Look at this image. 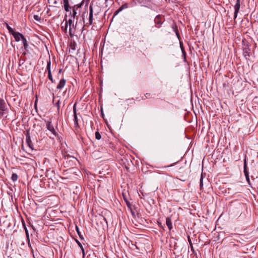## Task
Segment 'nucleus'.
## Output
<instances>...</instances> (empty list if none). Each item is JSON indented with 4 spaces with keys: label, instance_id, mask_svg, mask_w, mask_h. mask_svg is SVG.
Listing matches in <instances>:
<instances>
[{
    "label": "nucleus",
    "instance_id": "obj_19",
    "mask_svg": "<svg viewBox=\"0 0 258 258\" xmlns=\"http://www.w3.org/2000/svg\"><path fill=\"white\" fill-rule=\"evenodd\" d=\"M22 42L23 44L24 48H26L28 45L26 39L25 38L24 36H23V38H22Z\"/></svg>",
    "mask_w": 258,
    "mask_h": 258
},
{
    "label": "nucleus",
    "instance_id": "obj_26",
    "mask_svg": "<svg viewBox=\"0 0 258 258\" xmlns=\"http://www.w3.org/2000/svg\"><path fill=\"white\" fill-rule=\"evenodd\" d=\"M48 79L51 81V82L52 83H54V80L53 79V78H52V76L51 75V72H49L48 73Z\"/></svg>",
    "mask_w": 258,
    "mask_h": 258
},
{
    "label": "nucleus",
    "instance_id": "obj_43",
    "mask_svg": "<svg viewBox=\"0 0 258 258\" xmlns=\"http://www.w3.org/2000/svg\"><path fill=\"white\" fill-rule=\"evenodd\" d=\"M61 69H60V70H59L58 73H59V74H60V73H61Z\"/></svg>",
    "mask_w": 258,
    "mask_h": 258
},
{
    "label": "nucleus",
    "instance_id": "obj_2",
    "mask_svg": "<svg viewBox=\"0 0 258 258\" xmlns=\"http://www.w3.org/2000/svg\"><path fill=\"white\" fill-rule=\"evenodd\" d=\"M165 20L164 16L162 15H158L156 16L154 19V23L155 24L156 27L160 28Z\"/></svg>",
    "mask_w": 258,
    "mask_h": 258
},
{
    "label": "nucleus",
    "instance_id": "obj_11",
    "mask_svg": "<svg viewBox=\"0 0 258 258\" xmlns=\"http://www.w3.org/2000/svg\"><path fill=\"white\" fill-rule=\"evenodd\" d=\"M128 7V5L127 3L123 4L117 10H116L114 14V16L117 15L119 12L122 11L123 10L126 9Z\"/></svg>",
    "mask_w": 258,
    "mask_h": 258
},
{
    "label": "nucleus",
    "instance_id": "obj_32",
    "mask_svg": "<svg viewBox=\"0 0 258 258\" xmlns=\"http://www.w3.org/2000/svg\"><path fill=\"white\" fill-rule=\"evenodd\" d=\"M176 163H177V162H175V163H173V164H171V165H168V166H164V167H163L162 168H165L169 167H171V166H172L174 165H175V164H176Z\"/></svg>",
    "mask_w": 258,
    "mask_h": 258
},
{
    "label": "nucleus",
    "instance_id": "obj_7",
    "mask_svg": "<svg viewBox=\"0 0 258 258\" xmlns=\"http://www.w3.org/2000/svg\"><path fill=\"white\" fill-rule=\"evenodd\" d=\"M46 128H47L48 130H49L50 132H51V133L54 135L55 136H57V134L56 133V132L55 131L54 127H53V125H52V123L51 121H47V123H46Z\"/></svg>",
    "mask_w": 258,
    "mask_h": 258
},
{
    "label": "nucleus",
    "instance_id": "obj_44",
    "mask_svg": "<svg viewBox=\"0 0 258 258\" xmlns=\"http://www.w3.org/2000/svg\"><path fill=\"white\" fill-rule=\"evenodd\" d=\"M69 53H70V52H71V49H69Z\"/></svg>",
    "mask_w": 258,
    "mask_h": 258
},
{
    "label": "nucleus",
    "instance_id": "obj_30",
    "mask_svg": "<svg viewBox=\"0 0 258 258\" xmlns=\"http://www.w3.org/2000/svg\"><path fill=\"white\" fill-rule=\"evenodd\" d=\"M76 241L77 243L78 244V246L81 248L82 247H83L81 242L77 239H76Z\"/></svg>",
    "mask_w": 258,
    "mask_h": 258
},
{
    "label": "nucleus",
    "instance_id": "obj_5",
    "mask_svg": "<svg viewBox=\"0 0 258 258\" xmlns=\"http://www.w3.org/2000/svg\"><path fill=\"white\" fill-rule=\"evenodd\" d=\"M243 172L244 174V175L245 176L246 181L248 183L249 185H250V182L249 179V173L247 170V163H246V159L244 160V164H243Z\"/></svg>",
    "mask_w": 258,
    "mask_h": 258
},
{
    "label": "nucleus",
    "instance_id": "obj_4",
    "mask_svg": "<svg viewBox=\"0 0 258 258\" xmlns=\"http://www.w3.org/2000/svg\"><path fill=\"white\" fill-rule=\"evenodd\" d=\"M7 110L8 107L5 100L0 98V116H3Z\"/></svg>",
    "mask_w": 258,
    "mask_h": 258
},
{
    "label": "nucleus",
    "instance_id": "obj_35",
    "mask_svg": "<svg viewBox=\"0 0 258 258\" xmlns=\"http://www.w3.org/2000/svg\"><path fill=\"white\" fill-rule=\"evenodd\" d=\"M125 201H126V205H127V206L128 207H130L131 206V204H130V202H128V201H127L126 200H125Z\"/></svg>",
    "mask_w": 258,
    "mask_h": 258
},
{
    "label": "nucleus",
    "instance_id": "obj_34",
    "mask_svg": "<svg viewBox=\"0 0 258 258\" xmlns=\"http://www.w3.org/2000/svg\"><path fill=\"white\" fill-rule=\"evenodd\" d=\"M81 250H82V253H83V256H84L85 255V250H84V249L83 247H82L81 248Z\"/></svg>",
    "mask_w": 258,
    "mask_h": 258
},
{
    "label": "nucleus",
    "instance_id": "obj_15",
    "mask_svg": "<svg viewBox=\"0 0 258 258\" xmlns=\"http://www.w3.org/2000/svg\"><path fill=\"white\" fill-rule=\"evenodd\" d=\"M89 24L91 25L93 22V10L92 8L90 9L89 17Z\"/></svg>",
    "mask_w": 258,
    "mask_h": 258
},
{
    "label": "nucleus",
    "instance_id": "obj_38",
    "mask_svg": "<svg viewBox=\"0 0 258 258\" xmlns=\"http://www.w3.org/2000/svg\"><path fill=\"white\" fill-rule=\"evenodd\" d=\"M150 94L149 93H147L145 94V96H146V98H148L149 96H150Z\"/></svg>",
    "mask_w": 258,
    "mask_h": 258
},
{
    "label": "nucleus",
    "instance_id": "obj_22",
    "mask_svg": "<svg viewBox=\"0 0 258 258\" xmlns=\"http://www.w3.org/2000/svg\"><path fill=\"white\" fill-rule=\"evenodd\" d=\"M18 175L16 173H13L12 175L11 179L13 181H16L18 180Z\"/></svg>",
    "mask_w": 258,
    "mask_h": 258
},
{
    "label": "nucleus",
    "instance_id": "obj_45",
    "mask_svg": "<svg viewBox=\"0 0 258 258\" xmlns=\"http://www.w3.org/2000/svg\"><path fill=\"white\" fill-rule=\"evenodd\" d=\"M103 49H101V53H102Z\"/></svg>",
    "mask_w": 258,
    "mask_h": 258
},
{
    "label": "nucleus",
    "instance_id": "obj_12",
    "mask_svg": "<svg viewBox=\"0 0 258 258\" xmlns=\"http://www.w3.org/2000/svg\"><path fill=\"white\" fill-rule=\"evenodd\" d=\"M66 81L65 79H62L60 80L59 83L57 84V89H62L65 85L66 84Z\"/></svg>",
    "mask_w": 258,
    "mask_h": 258
},
{
    "label": "nucleus",
    "instance_id": "obj_18",
    "mask_svg": "<svg viewBox=\"0 0 258 258\" xmlns=\"http://www.w3.org/2000/svg\"><path fill=\"white\" fill-rule=\"evenodd\" d=\"M5 24H6V27H7V29H8V31H9V32L11 34H12H12H13V33L15 32L13 28H11V27L8 25V24H7V23H5Z\"/></svg>",
    "mask_w": 258,
    "mask_h": 258
},
{
    "label": "nucleus",
    "instance_id": "obj_21",
    "mask_svg": "<svg viewBox=\"0 0 258 258\" xmlns=\"http://www.w3.org/2000/svg\"><path fill=\"white\" fill-rule=\"evenodd\" d=\"M69 34L71 36H72L74 35V33H75V31L73 30H75L74 26L73 27L72 26H69Z\"/></svg>",
    "mask_w": 258,
    "mask_h": 258
},
{
    "label": "nucleus",
    "instance_id": "obj_31",
    "mask_svg": "<svg viewBox=\"0 0 258 258\" xmlns=\"http://www.w3.org/2000/svg\"><path fill=\"white\" fill-rule=\"evenodd\" d=\"M76 103H75L73 107V112L74 114H77V111H76Z\"/></svg>",
    "mask_w": 258,
    "mask_h": 258
},
{
    "label": "nucleus",
    "instance_id": "obj_14",
    "mask_svg": "<svg viewBox=\"0 0 258 258\" xmlns=\"http://www.w3.org/2000/svg\"><path fill=\"white\" fill-rule=\"evenodd\" d=\"M172 28L174 32L175 33L177 38L179 40V39H180V35H179V33L178 30V28H177V25L175 24H173L172 25Z\"/></svg>",
    "mask_w": 258,
    "mask_h": 258
},
{
    "label": "nucleus",
    "instance_id": "obj_46",
    "mask_svg": "<svg viewBox=\"0 0 258 258\" xmlns=\"http://www.w3.org/2000/svg\"><path fill=\"white\" fill-rule=\"evenodd\" d=\"M48 1H49L50 0H48Z\"/></svg>",
    "mask_w": 258,
    "mask_h": 258
},
{
    "label": "nucleus",
    "instance_id": "obj_6",
    "mask_svg": "<svg viewBox=\"0 0 258 258\" xmlns=\"http://www.w3.org/2000/svg\"><path fill=\"white\" fill-rule=\"evenodd\" d=\"M240 7V0H236V2L235 5H234V20L235 23V19H236L237 17L238 13L239 12V9Z\"/></svg>",
    "mask_w": 258,
    "mask_h": 258
},
{
    "label": "nucleus",
    "instance_id": "obj_42",
    "mask_svg": "<svg viewBox=\"0 0 258 258\" xmlns=\"http://www.w3.org/2000/svg\"><path fill=\"white\" fill-rule=\"evenodd\" d=\"M54 102H55V97L53 96V100H52V103L54 104Z\"/></svg>",
    "mask_w": 258,
    "mask_h": 258
},
{
    "label": "nucleus",
    "instance_id": "obj_23",
    "mask_svg": "<svg viewBox=\"0 0 258 258\" xmlns=\"http://www.w3.org/2000/svg\"><path fill=\"white\" fill-rule=\"evenodd\" d=\"M76 231H77V233H78V235H79V236L80 238L81 239H84V237H83V235L81 234V233L80 231H79V227H78L77 226H76Z\"/></svg>",
    "mask_w": 258,
    "mask_h": 258
},
{
    "label": "nucleus",
    "instance_id": "obj_29",
    "mask_svg": "<svg viewBox=\"0 0 258 258\" xmlns=\"http://www.w3.org/2000/svg\"><path fill=\"white\" fill-rule=\"evenodd\" d=\"M59 103H60L59 100H57L56 101V102L55 103V106L57 107L58 110H59V108H60Z\"/></svg>",
    "mask_w": 258,
    "mask_h": 258
},
{
    "label": "nucleus",
    "instance_id": "obj_9",
    "mask_svg": "<svg viewBox=\"0 0 258 258\" xmlns=\"http://www.w3.org/2000/svg\"><path fill=\"white\" fill-rule=\"evenodd\" d=\"M12 35L15 38L16 41H22V38L23 37V35L19 32L15 31Z\"/></svg>",
    "mask_w": 258,
    "mask_h": 258
},
{
    "label": "nucleus",
    "instance_id": "obj_40",
    "mask_svg": "<svg viewBox=\"0 0 258 258\" xmlns=\"http://www.w3.org/2000/svg\"><path fill=\"white\" fill-rule=\"evenodd\" d=\"M180 48H183V44H182V43H181V41H180Z\"/></svg>",
    "mask_w": 258,
    "mask_h": 258
},
{
    "label": "nucleus",
    "instance_id": "obj_41",
    "mask_svg": "<svg viewBox=\"0 0 258 258\" xmlns=\"http://www.w3.org/2000/svg\"><path fill=\"white\" fill-rule=\"evenodd\" d=\"M22 53V55H24V56L27 54L26 52L25 51H23V52H21Z\"/></svg>",
    "mask_w": 258,
    "mask_h": 258
},
{
    "label": "nucleus",
    "instance_id": "obj_8",
    "mask_svg": "<svg viewBox=\"0 0 258 258\" xmlns=\"http://www.w3.org/2000/svg\"><path fill=\"white\" fill-rule=\"evenodd\" d=\"M26 143L28 145L29 148L31 149V150H33V145L32 144V142L30 139V136L28 132L27 133V134L26 135Z\"/></svg>",
    "mask_w": 258,
    "mask_h": 258
},
{
    "label": "nucleus",
    "instance_id": "obj_1",
    "mask_svg": "<svg viewBox=\"0 0 258 258\" xmlns=\"http://www.w3.org/2000/svg\"><path fill=\"white\" fill-rule=\"evenodd\" d=\"M136 5H140L141 7H145L151 9L152 0H132Z\"/></svg>",
    "mask_w": 258,
    "mask_h": 258
},
{
    "label": "nucleus",
    "instance_id": "obj_37",
    "mask_svg": "<svg viewBox=\"0 0 258 258\" xmlns=\"http://www.w3.org/2000/svg\"><path fill=\"white\" fill-rule=\"evenodd\" d=\"M200 185L201 186L203 185V178H202V177H201V178Z\"/></svg>",
    "mask_w": 258,
    "mask_h": 258
},
{
    "label": "nucleus",
    "instance_id": "obj_39",
    "mask_svg": "<svg viewBox=\"0 0 258 258\" xmlns=\"http://www.w3.org/2000/svg\"><path fill=\"white\" fill-rule=\"evenodd\" d=\"M158 225L159 226V227L163 228V226H162L161 222H159V221H158Z\"/></svg>",
    "mask_w": 258,
    "mask_h": 258
},
{
    "label": "nucleus",
    "instance_id": "obj_16",
    "mask_svg": "<svg viewBox=\"0 0 258 258\" xmlns=\"http://www.w3.org/2000/svg\"><path fill=\"white\" fill-rule=\"evenodd\" d=\"M251 49H242L243 52L242 53L244 57L247 59V56H249V53H250Z\"/></svg>",
    "mask_w": 258,
    "mask_h": 258
},
{
    "label": "nucleus",
    "instance_id": "obj_20",
    "mask_svg": "<svg viewBox=\"0 0 258 258\" xmlns=\"http://www.w3.org/2000/svg\"><path fill=\"white\" fill-rule=\"evenodd\" d=\"M50 67H51V62H50V59H49V60H47V67H46V69L48 71V73L49 72H51Z\"/></svg>",
    "mask_w": 258,
    "mask_h": 258
},
{
    "label": "nucleus",
    "instance_id": "obj_3",
    "mask_svg": "<svg viewBox=\"0 0 258 258\" xmlns=\"http://www.w3.org/2000/svg\"><path fill=\"white\" fill-rule=\"evenodd\" d=\"M82 4L75 5L73 7H70L71 8L70 9V14L71 16V17H73L74 19L76 17L78 19L77 14V10L81 7Z\"/></svg>",
    "mask_w": 258,
    "mask_h": 258
},
{
    "label": "nucleus",
    "instance_id": "obj_17",
    "mask_svg": "<svg viewBox=\"0 0 258 258\" xmlns=\"http://www.w3.org/2000/svg\"><path fill=\"white\" fill-rule=\"evenodd\" d=\"M61 29L62 30L66 33H67V30H68V22L67 20L66 19V23L64 24V26H61Z\"/></svg>",
    "mask_w": 258,
    "mask_h": 258
},
{
    "label": "nucleus",
    "instance_id": "obj_27",
    "mask_svg": "<svg viewBox=\"0 0 258 258\" xmlns=\"http://www.w3.org/2000/svg\"><path fill=\"white\" fill-rule=\"evenodd\" d=\"M33 18L34 20H35L37 21L40 22L41 20V18L38 15H34Z\"/></svg>",
    "mask_w": 258,
    "mask_h": 258
},
{
    "label": "nucleus",
    "instance_id": "obj_33",
    "mask_svg": "<svg viewBox=\"0 0 258 258\" xmlns=\"http://www.w3.org/2000/svg\"><path fill=\"white\" fill-rule=\"evenodd\" d=\"M181 51H182V55H183V56H184V58H185V49H181Z\"/></svg>",
    "mask_w": 258,
    "mask_h": 258
},
{
    "label": "nucleus",
    "instance_id": "obj_36",
    "mask_svg": "<svg viewBox=\"0 0 258 258\" xmlns=\"http://www.w3.org/2000/svg\"><path fill=\"white\" fill-rule=\"evenodd\" d=\"M25 230L26 234L27 236L28 237V231L26 227L25 228Z\"/></svg>",
    "mask_w": 258,
    "mask_h": 258
},
{
    "label": "nucleus",
    "instance_id": "obj_10",
    "mask_svg": "<svg viewBox=\"0 0 258 258\" xmlns=\"http://www.w3.org/2000/svg\"><path fill=\"white\" fill-rule=\"evenodd\" d=\"M62 4H63L64 9L66 12H68L71 8L69 5V0H62Z\"/></svg>",
    "mask_w": 258,
    "mask_h": 258
},
{
    "label": "nucleus",
    "instance_id": "obj_24",
    "mask_svg": "<svg viewBox=\"0 0 258 258\" xmlns=\"http://www.w3.org/2000/svg\"><path fill=\"white\" fill-rule=\"evenodd\" d=\"M95 138L98 140H100L101 138V136L98 132L95 133Z\"/></svg>",
    "mask_w": 258,
    "mask_h": 258
},
{
    "label": "nucleus",
    "instance_id": "obj_13",
    "mask_svg": "<svg viewBox=\"0 0 258 258\" xmlns=\"http://www.w3.org/2000/svg\"><path fill=\"white\" fill-rule=\"evenodd\" d=\"M166 224L169 229V230H171L172 229V224L171 222V219L170 217H167L166 219Z\"/></svg>",
    "mask_w": 258,
    "mask_h": 258
},
{
    "label": "nucleus",
    "instance_id": "obj_25",
    "mask_svg": "<svg viewBox=\"0 0 258 258\" xmlns=\"http://www.w3.org/2000/svg\"><path fill=\"white\" fill-rule=\"evenodd\" d=\"M68 22V25H69V26H72L73 27L74 26V25L73 24V21L72 20V19H69L68 21H67Z\"/></svg>",
    "mask_w": 258,
    "mask_h": 258
},
{
    "label": "nucleus",
    "instance_id": "obj_28",
    "mask_svg": "<svg viewBox=\"0 0 258 258\" xmlns=\"http://www.w3.org/2000/svg\"><path fill=\"white\" fill-rule=\"evenodd\" d=\"M74 116L75 123V124L78 125V118H77V114H74Z\"/></svg>",
    "mask_w": 258,
    "mask_h": 258
}]
</instances>
